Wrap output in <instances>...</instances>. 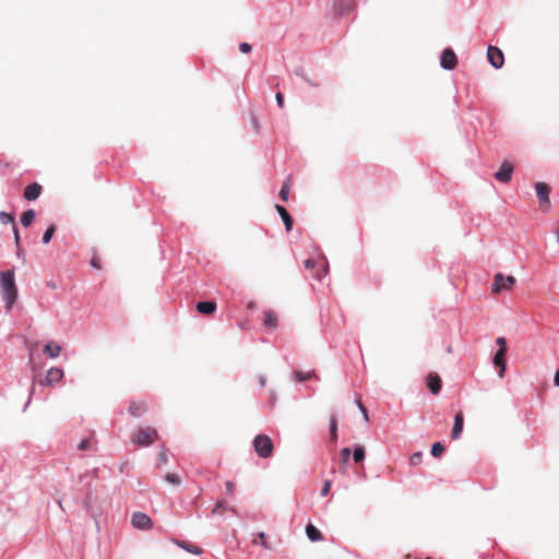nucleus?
Here are the masks:
<instances>
[{"label": "nucleus", "instance_id": "nucleus-1", "mask_svg": "<svg viewBox=\"0 0 559 559\" xmlns=\"http://www.w3.org/2000/svg\"><path fill=\"white\" fill-rule=\"evenodd\" d=\"M0 290L7 304V309L11 310L17 299V287L15 285L14 272L2 271L0 272Z\"/></svg>", "mask_w": 559, "mask_h": 559}, {"label": "nucleus", "instance_id": "nucleus-2", "mask_svg": "<svg viewBox=\"0 0 559 559\" xmlns=\"http://www.w3.org/2000/svg\"><path fill=\"white\" fill-rule=\"evenodd\" d=\"M159 438L158 431L150 426L140 427L131 437L133 444L138 447H150Z\"/></svg>", "mask_w": 559, "mask_h": 559}, {"label": "nucleus", "instance_id": "nucleus-3", "mask_svg": "<svg viewBox=\"0 0 559 559\" xmlns=\"http://www.w3.org/2000/svg\"><path fill=\"white\" fill-rule=\"evenodd\" d=\"M253 448L257 454L262 459L271 457L274 452L273 441L266 435H258L253 440Z\"/></svg>", "mask_w": 559, "mask_h": 559}, {"label": "nucleus", "instance_id": "nucleus-4", "mask_svg": "<svg viewBox=\"0 0 559 559\" xmlns=\"http://www.w3.org/2000/svg\"><path fill=\"white\" fill-rule=\"evenodd\" d=\"M516 283L513 275L503 276L501 273H497L493 276V284L491 287L492 294H499L502 290H510Z\"/></svg>", "mask_w": 559, "mask_h": 559}, {"label": "nucleus", "instance_id": "nucleus-5", "mask_svg": "<svg viewBox=\"0 0 559 559\" xmlns=\"http://www.w3.org/2000/svg\"><path fill=\"white\" fill-rule=\"evenodd\" d=\"M535 188L539 200V207L543 212H547L550 209V187L545 182H537Z\"/></svg>", "mask_w": 559, "mask_h": 559}, {"label": "nucleus", "instance_id": "nucleus-6", "mask_svg": "<svg viewBox=\"0 0 559 559\" xmlns=\"http://www.w3.org/2000/svg\"><path fill=\"white\" fill-rule=\"evenodd\" d=\"M131 523L139 530H151L153 526L151 518L143 512H134L131 518Z\"/></svg>", "mask_w": 559, "mask_h": 559}, {"label": "nucleus", "instance_id": "nucleus-7", "mask_svg": "<svg viewBox=\"0 0 559 559\" xmlns=\"http://www.w3.org/2000/svg\"><path fill=\"white\" fill-rule=\"evenodd\" d=\"M440 64L445 70H453L457 64V58L453 49L447 48L442 51Z\"/></svg>", "mask_w": 559, "mask_h": 559}, {"label": "nucleus", "instance_id": "nucleus-8", "mask_svg": "<svg viewBox=\"0 0 559 559\" xmlns=\"http://www.w3.org/2000/svg\"><path fill=\"white\" fill-rule=\"evenodd\" d=\"M487 57H488V61L496 69H499L503 66L504 57H503L502 51L499 48H497L495 46H489L488 50H487Z\"/></svg>", "mask_w": 559, "mask_h": 559}, {"label": "nucleus", "instance_id": "nucleus-9", "mask_svg": "<svg viewBox=\"0 0 559 559\" xmlns=\"http://www.w3.org/2000/svg\"><path fill=\"white\" fill-rule=\"evenodd\" d=\"M513 166L509 162H503L499 170L495 174V178L500 182H509L512 178Z\"/></svg>", "mask_w": 559, "mask_h": 559}, {"label": "nucleus", "instance_id": "nucleus-10", "mask_svg": "<svg viewBox=\"0 0 559 559\" xmlns=\"http://www.w3.org/2000/svg\"><path fill=\"white\" fill-rule=\"evenodd\" d=\"M147 404L144 401H133L130 403L128 412L132 417H142L147 412Z\"/></svg>", "mask_w": 559, "mask_h": 559}, {"label": "nucleus", "instance_id": "nucleus-11", "mask_svg": "<svg viewBox=\"0 0 559 559\" xmlns=\"http://www.w3.org/2000/svg\"><path fill=\"white\" fill-rule=\"evenodd\" d=\"M41 191L43 187L39 183L34 182L25 188L23 197L27 201H35L36 199L39 198Z\"/></svg>", "mask_w": 559, "mask_h": 559}, {"label": "nucleus", "instance_id": "nucleus-12", "mask_svg": "<svg viewBox=\"0 0 559 559\" xmlns=\"http://www.w3.org/2000/svg\"><path fill=\"white\" fill-rule=\"evenodd\" d=\"M427 385L432 394H438L442 388L441 378L437 373L430 372L427 377Z\"/></svg>", "mask_w": 559, "mask_h": 559}, {"label": "nucleus", "instance_id": "nucleus-13", "mask_svg": "<svg viewBox=\"0 0 559 559\" xmlns=\"http://www.w3.org/2000/svg\"><path fill=\"white\" fill-rule=\"evenodd\" d=\"M506 354L504 349H498L493 357V365L499 368V376L501 378L506 371Z\"/></svg>", "mask_w": 559, "mask_h": 559}, {"label": "nucleus", "instance_id": "nucleus-14", "mask_svg": "<svg viewBox=\"0 0 559 559\" xmlns=\"http://www.w3.org/2000/svg\"><path fill=\"white\" fill-rule=\"evenodd\" d=\"M63 378V370L60 369V368H50L48 371H47V374H46V378H45V382L47 384H53V383H58L59 381H61Z\"/></svg>", "mask_w": 559, "mask_h": 559}, {"label": "nucleus", "instance_id": "nucleus-15", "mask_svg": "<svg viewBox=\"0 0 559 559\" xmlns=\"http://www.w3.org/2000/svg\"><path fill=\"white\" fill-rule=\"evenodd\" d=\"M275 209L277 211V213L281 215L283 222H284V225H285V228L287 231H290L292 228H293V218L292 216L289 215V213L287 212V210L280 205V204H276L275 205Z\"/></svg>", "mask_w": 559, "mask_h": 559}, {"label": "nucleus", "instance_id": "nucleus-16", "mask_svg": "<svg viewBox=\"0 0 559 559\" xmlns=\"http://www.w3.org/2000/svg\"><path fill=\"white\" fill-rule=\"evenodd\" d=\"M278 323V317L273 310H267L264 313L263 324L267 329H276Z\"/></svg>", "mask_w": 559, "mask_h": 559}, {"label": "nucleus", "instance_id": "nucleus-17", "mask_svg": "<svg viewBox=\"0 0 559 559\" xmlns=\"http://www.w3.org/2000/svg\"><path fill=\"white\" fill-rule=\"evenodd\" d=\"M463 423H464V418H463L462 412L456 413L455 418H454V425H453L452 432H451V437L453 439H457L460 437V435L463 430Z\"/></svg>", "mask_w": 559, "mask_h": 559}, {"label": "nucleus", "instance_id": "nucleus-18", "mask_svg": "<svg viewBox=\"0 0 559 559\" xmlns=\"http://www.w3.org/2000/svg\"><path fill=\"white\" fill-rule=\"evenodd\" d=\"M215 309L216 304L213 301H200L197 304V310L203 314H211Z\"/></svg>", "mask_w": 559, "mask_h": 559}, {"label": "nucleus", "instance_id": "nucleus-19", "mask_svg": "<svg viewBox=\"0 0 559 559\" xmlns=\"http://www.w3.org/2000/svg\"><path fill=\"white\" fill-rule=\"evenodd\" d=\"M294 379L296 381L302 382V381H307L310 379H319V378L314 370H310L307 372L301 371V370H296V371H294Z\"/></svg>", "mask_w": 559, "mask_h": 559}, {"label": "nucleus", "instance_id": "nucleus-20", "mask_svg": "<svg viewBox=\"0 0 559 559\" xmlns=\"http://www.w3.org/2000/svg\"><path fill=\"white\" fill-rule=\"evenodd\" d=\"M306 534L311 542H320L323 539L321 532L312 524L306 526Z\"/></svg>", "mask_w": 559, "mask_h": 559}, {"label": "nucleus", "instance_id": "nucleus-21", "mask_svg": "<svg viewBox=\"0 0 559 559\" xmlns=\"http://www.w3.org/2000/svg\"><path fill=\"white\" fill-rule=\"evenodd\" d=\"M44 353L51 358L58 357L61 353V346L57 343L50 342L45 345Z\"/></svg>", "mask_w": 559, "mask_h": 559}, {"label": "nucleus", "instance_id": "nucleus-22", "mask_svg": "<svg viewBox=\"0 0 559 559\" xmlns=\"http://www.w3.org/2000/svg\"><path fill=\"white\" fill-rule=\"evenodd\" d=\"M292 188V177H287V179L284 181L281 191H280V198L282 201L286 202L288 200V194Z\"/></svg>", "mask_w": 559, "mask_h": 559}, {"label": "nucleus", "instance_id": "nucleus-23", "mask_svg": "<svg viewBox=\"0 0 559 559\" xmlns=\"http://www.w3.org/2000/svg\"><path fill=\"white\" fill-rule=\"evenodd\" d=\"M36 216V213L34 210H27L25 211L22 216H21V224L24 226V227H28L34 218Z\"/></svg>", "mask_w": 559, "mask_h": 559}, {"label": "nucleus", "instance_id": "nucleus-24", "mask_svg": "<svg viewBox=\"0 0 559 559\" xmlns=\"http://www.w3.org/2000/svg\"><path fill=\"white\" fill-rule=\"evenodd\" d=\"M330 439L333 442L337 440V419L335 415L330 418Z\"/></svg>", "mask_w": 559, "mask_h": 559}, {"label": "nucleus", "instance_id": "nucleus-25", "mask_svg": "<svg viewBox=\"0 0 559 559\" xmlns=\"http://www.w3.org/2000/svg\"><path fill=\"white\" fill-rule=\"evenodd\" d=\"M165 480L174 486H179L181 484V478L176 473H167L165 475Z\"/></svg>", "mask_w": 559, "mask_h": 559}, {"label": "nucleus", "instance_id": "nucleus-26", "mask_svg": "<svg viewBox=\"0 0 559 559\" xmlns=\"http://www.w3.org/2000/svg\"><path fill=\"white\" fill-rule=\"evenodd\" d=\"M0 221L4 225L11 224L12 228L14 227V225H16L14 216L12 214H10V213L1 212L0 213Z\"/></svg>", "mask_w": 559, "mask_h": 559}, {"label": "nucleus", "instance_id": "nucleus-27", "mask_svg": "<svg viewBox=\"0 0 559 559\" xmlns=\"http://www.w3.org/2000/svg\"><path fill=\"white\" fill-rule=\"evenodd\" d=\"M353 456H354V461L356 463H360L365 459V449H364V447L355 448Z\"/></svg>", "mask_w": 559, "mask_h": 559}, {"label": "nucleus", "instance_id": "nucleus-28", "mask_svg": "<svg viewBox=\"0 0 559 559\" xmlns=\"http://www.w3.org/2000/svg\"><path fill=\"white\" fill-rule=\"evenodd\" d=\"M444 451V447L440 442H436L431 447V455L439 457Z\"/></svg>", "mask_w": 559, "mask_h": 559}, {"label": "nucleus", "instance_id": "nucleus-29", "mask_svg": "<svg viewBox=\"0 0 559 559\" xmlns=\"http://www.w3.org/2000/svg\"><path fill=\"white\" fill-rule=\"evenodd\" d=\"M55 231H56V226L55 225L49 226L47 228V230L44 233L43 242L48 243L51 240Z\"/></svg>", "mask_w": 559, "mask_h": 559}, {"label": "nucleus", "instance_id": "nucleus-30", "mask_svg": "<svg viewBox=\"0 0 559 559\" xmlns=\"http://www.w3.org/2000/svg\"><path fill=\"white\" fill-rule=\"evenodd\" d=\"M167 463H168L167 449L165 447H163L158 453V466H162Z\"/></svg>", "mask_w": 559, "mask_h": 559}, {"label": "nucleus", "instance_id": "nucleus-31", "mask_svg": "<svg viewBox=\"0 0 559 559\" xmlns=\"http://www.w3.org/2000/svg\"><path fill=\"white\" fill-rule=\"evenodd\" d=\"M423 460V453L421 452H415L409 457V463L412 465H418L421 463Z\"/></svg>", "mask_w": 559, "mask_h": 559}, {"label": "nucleus", "instance_id": "nucleus-32", "mask_svg": "<svg viewBox=\"0 0 559 559\" xmlns=\"http://www.w3.org/2000/svg\"><path fill=\"white\" fill-rule=\"evenodd\" d=\"M356 404H357L358 408L360 409V412L362 413L365 421L368 423L369 421V415H368L367 408L365 407V405L361 403L360 400H357Z\"/></svg>", "mask_w": 559, "mask_h": 559}, {"label": "nucleus", "instance_id": "nucleus-33", "mask_svg": "<svg viewBox=\"0 0 559 559\" xmlns=\"http://www.w3.org/2000/svg\"><path fill=\"white\" fill-rule=\"evenodd\" d=\"M349 456H350V449L349 448L342 449L341 459H342L343 464H346L348 462Z\"/></svg>", "mask_w": 559, "mask_h": 559}, {"label": "nucleus", "instance_id": "nucleus-34", "mask_svg": "<svg viewBox=\"0 0 559 559\" xmlns=\"http://www.w3.org/2000/svg\"><path fill=\"white\" fill-rule=\"evenodd\" d=\"M226 507H225V502L224 501H218L215 506V508L213 509V513L214 514H222L224 511H225Z\"/></svg>", "mask_w": 559, "mask_h": 559}, {"label": "nucleus", "instance_id": "nucleus-35", "mask_svg": "<svg viewBox=\"0 0 559 559\" xmlns=\"http://www.w3.org/2000/svg\"><path fill=\"white\" fill-rule=\"evenodd\" d=\"M90 448H91V441H90V439H83V440L79 443V445H78V449H79L80 451H86V450H88Z\"/></svg>", "mask_w": 559, "mask_h": 559}, {"label": "nucleus", "instance_id": "nucleus-36", "mask_svg": "<svg viewBox=\"0 0 559 559\" xmlns=\"http://www.w3.org/2000/svg\"><path fill=\"white\" fill-rule=\"evenodd\" d=\"M258 538H259L260 544H261L264 548L270 549V546H269V544H267V542H266V536H265V534H264L263 532H260V533L258 534Z\"/></svg>", "mask_w": 559, "mask_h": 559}, {"label": "nucleus", "instance_id": "nucleus-37", "mask_svg": "<svg viewBox=\"0 0 559 559\" xmlns=\"http://www.w3.org/2000/svg\"><path fill=\"white\" fill-rule=\"evenodd\" d=\"M331 480H325L321 489V496H326L331 490Z\"/></svg>", "mask_w": 559, "mask_h": 559}, {"label": "nucleus", "instance_id": "nucleus-38", "mask_svg": "<svg viewBox=\"0 0 559 559\" xmlns=\"http://www.w3.org/2000/svg\"><path fill=\"white\" fill-rule=\"evenodd\" d=\"M497 345L499 346V349H504L507 352V341L504 337L500 336L496 340Z\"/></svg>", "mask_w": 559, "mask_h": 559}, {"label": "nucleus", "instance_id": "nucleus-39", "mask_svg": "<svg viewBox=\"0 0 559 559\" xmlns=\"http://www.w3.org/2000/svg\"><path fill=\"white\" fill-rule=\"evenodd\" d=\"M252 47L250 44L248 43H241L239 45V50L242 52V53H249L251 51Z\"/></svg>", "mask_w": 559, "mask_h": 559}, {"label": "nucleus", "instance_id": "nucleus-40", "mask_svg": "<svg viewBox=\"0 0 559 559\" xmlns=\"http://www.w3.org/2000/svg\"><path fill=\"white\" fill-rule=\"evenodd\" d=\"M304 264L306 269H314L318 262L314 259H307Z\"/></svg>", "mask_w": 559, "mask_h": 559}, {"label": "nucleus", "instance_id": "nucleus-41", "mask_svg": "<svg viewBox=\"0 0 559 559\" xmlns=\"http://www.w3.org/2000/svg\"><path fill=\"white\" fill-rule=\"evenodd\" d=\"M275 98H276V103L277 105L281 107V108H284V96L282 93H277L275 95Z\"/></svg>", "mask_w": 559, "mask_h": 559}, {"label": "nucleus", "instance_id": "nucleus-42", "mask_svg": "<svg viewBox=\"0 0 559 559\" xmlns=\"http://www.w3.org/2000/svg\"><path fill=\"white\" fill-rule=\"evenodd\" d=\"M235 490V484L233 481H226V491L228 495H233Z\"/></svg>", "mask_w": 559, "mask_h": 559}, {"label": "nucleus", "instance_id": "nucleus-43", "mask_svg": "<svg viewBox=\"0 0 559 559\" xmlns=\"http://www.w3.org/2000/svg\"><path fill=\"white\" fill-rule=\"evenodd\" d=\"M12 229H13V233H14L15 243H16V246H19V243H20V234H19V229H17L16 225H14V227Z\"/></svg>", "mask_w": 559, "mask_h": 559}, {"label": "nucleus", "instance_id": "nucleus-44", "mask_svg": "<svg viewBox=\"0 0 559 559\" xmlns=\"http://www.w3.org/2000/svg\"><path fill=\"white\" fill-rule=\"evenodd\" d=\"M91 264H92V266H94L96 269H100V264H99L98 260L95 258L92 260Z\"/></svg>", "mask_w": 559, "mask_h": 559}, {"label": "nucleus", "instance_id": "nucleus-45", "mask_svg": "<svg viewBox=\"0 0 559 559\" xmlns=\"http://www.w3.org/2000/svg\"><path fill=\"white\" fill-rule=\"evenodd\" d=\"M554 381H555V384H556L557 386H559V369H558V370L556 371V373H555V379H554Z\"/></svg>", "mask_w": 559, "mask_h": 559}, {"label": "nucleus", "instance_id": "nucleus-46", "mask_svg": "<svg viewBox=\"0 0 559 559\" xmlns=\"http://www.w3.org/2000/svg\"><path fill=\"white\" fill-rule=\"evenodd\" d=\"M265 382H266L265 377L261 376V377L259 378V383H260V385H261V386H264V385H265Z\"/></svg>", "mask_w": 559, "mask_h": 559}, {"label": "nucleus", "instance_id": "nucleus-47", "mask_svg": "<svg viewBox=\"0 0 559 559\" xmlns=\"http://www.w3.org/2000/svg\"><path fill=\"white\" fill-rule=\"evenodd\" d=\"M325 274H326V269H323L322 273H318V274H316V276L320 280Z\"/></svg>", "mask_w": 559, "mask_h": 559}, {"label": "nucleus", "instance_id": "nucleus-48", "mask_svg": "<svg viewBox=\"0 0 559 559\" xmlns=\"http://www.w3.org/2000/svg\"><path fill=\"white\" fill-rule=\"evenodd\" d=\"M191 552L193 554H200L201 551L199 549H197L195 547L194 548H191L189 549Z\"/></svg>", "mask_w": 559, "mask_h": 559}, {"label": "nucleus", "instance_id": "nucleus-49", "mask_svg": "<svg viewBox=\"0 0 559 559\" xmlns=\"http://www.w3.org/2000/svg\"><path fill=\"white\" fill-rule=\"evenodd\" d=\"M556 235H557V239H558V241H559V228H558V230L556 231Z\"/></svg>", "mask_w": 559, "mask_h": 559}, {"label": "nucleus", "instance_id": "nucleus-50", "mask_svg": "<svg viewBox=\"0 0 559 559\" xmlns=\"http://www.w3.org/2000/svg\"><path fill=\"white\" fill-rule=\"evenodd\" d=\"M427 559H430V558H427Z\"/></svg>", "mask_w": 559, "mask_h": 559}]
</instances>
